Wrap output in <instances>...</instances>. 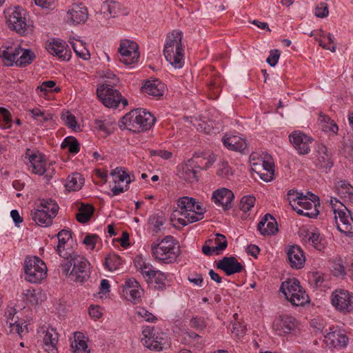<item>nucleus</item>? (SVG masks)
I'll list each match as a JSON object with an SVG mask.
<instances>
[{
    "instance_id": "1",
    "label": "nucleus",
    "mask_w": 353,
    "mask_h": 353,
    "mask_svg": "<svg viewBox=\"0 0 353 353\" xmlns=\"http://www.w3.org/2000/svg\"><path fill=\"white\" fill-rule=\"evenodd\" d=\"M183 32L174 30L168 34L164 44L163 54L165 59L174 68L180 69L183 66V46L182 44Z\"/></svg>"
},
{
    "instance_id": "2",
    "label": "nucleus",
    "mask_w": 353,
    "mask_h": 353,
    "mask_svg": "<svg viewBox=\"0 0 353 353\" xmlns=\"http://www.w3.org/2000/svg\"><path fill=\"white\" fill-rule=\"evenodd\" d=\"M151 251L155 260L165 264L175 262L180 254L179 245L172 236H166L160 242L152 243Z\"/></svg>"
},
{
    "instance_id": "3",
    "label": "nucleus",
    "mask_w": 353,
    "mask_h": 353,
    "mask_svg": "<svg viewBox=\"0 0 353 353\" xmlns=\"http://www.w3.org/2000/svg\"><path fill=\"white\" fill-rule=\"evenodd\" d=\"M90 263L88 260L80 254L61 262L60 267L63 274L68 275L71 280L82 283L90 277Z\"/></svg>"
},
{
    "instance_id": "4",
    "label": "nucleus",
    "mask_w": 353,
    "mask_h": 353,
    "mask_svg": "<svg viewBox=\"0 0 353 353\" xmlns=\"http://www.w3.org/2000/svg\"><path fill=\"white\" fill-rule=\"evenodd\" d=\"M280 291L283 293L286 299L294 306H303L310 301L308 295L296 279H288L283 282L280 287Z\"/></svg>"
},
{
    "instance_id": "5",
    "label": "nucleus",
    "mask_w": 353,
    "mask_h": 353,
    "mask_svg": "<svg viewBox=\"0 0 353 353\" xmlns=\"http://www.w3.org/2000/svg\"><path fill=\"white\" fill-rule=\"evenodd\" d=\"M25 280L32 283H40L47 275L46 263L37 256H27L23 263Z\"/></svg>"
},
{
    "instance_id": "6",
    "label": "nucleus",
    "mask_w": 353,
    "mask_h": 353,
    "mask_svg": "<svg viewBox=\"0 0 353 353\" xmlns=\"http://www.w3.org/2000/svg\"><path fill=\"white\" fill-rule=\"evenodd\" d=\"M97 94L103 104L108 108H117L121 103L123 106L128 105V100L123 98L119 91L113 89L112 85L108 83L97 88Z\"/></svg>"
},
{
    "instance_id": "7",
    "label": "nucleus",
    "mask_w": 353,
    "mask_h": 353,
    "mask_svg": "<svg viewBox=\"0 0 353 353\" xmlns=\"http://www.w3.org/2000/svg\"><path fill=\"white\" fill-rule=\"evenodd\" d=\"M7 23L10 29L20 35L32 34L33 32V26L27 23L26 11L22 8H16L8 17Z\"/></svg>"
},
{
    "instance_id": "8",
    "label": "nucleus",
    "mask_w": 353,
    "mask_h": 353,
    "mask_svg": "<svg viewBox=\"0 0 353 353\" xmlns=\"http://www.w3.org/2000/svg\"><path fill=\"white\" fill-rule=\"evenodd\" d=\"M331 303L336 310L349 313L353 310V294L344 289L335 290L331 294Z\"/></svg>"
},
{
    "instance_id": "9",
    "label": "nucleus",
    "mask_w": 353,
    "mask_h": 353,
    "mask_svg": "<svg viewBox=\"0 0 353 353\" xmlns=\"http://www.w3.org/2000/svg\"><path fill=\"white\" fill-rule=\"evenodd\" d=\"M141 339L143 345L151 350L161 351L167 345V339L165 334H156L154 333V327L147 326L143 327Z\"/></svg>"
},
{
    "instance_id": "10",
    "label": "nucleus",
    "mask_w": 353,
    "mask_h": 353,
    "mask_svg": "<svg viewBox=\"0 0 353 353\" xmlns=\"http://www.w3.org/2000/svg\"><path fill=\"white\" fill-rule=\"evenodd\" d=\"M118 52L121 55L120 61L125 65H131L139 58V46L134 41L122 39Z\"/></svg>"
},
{
    "instance_id": "11",
    "label": "nucleus",
    "mask_w": 353,
    "mask_h": 353,
    "mask_svg": "<svg viewBox=\"0 0 353 353\" xmlns=\"http://www.w3.org/2000/svg\"><path fill=\"white\" fill-rule=\"evenodd\" d=\"M344 209L334 208L333 212L338 230L347 236L353 235V218L350 212L343 206Z\"/></svg>"
},
{
    "instance_id": "12",
    "label": "nucleus",
    "mask_w": 353,
    "mask_h": 353,
    "mask_svg": "<svg viewBox=\"0 0 353 353\" xmlns=\"http://www.w3.org/2000/svg\"><path fill=\"white\" fill-rule=\"evenodd\" d=\"M298 327L296 319L289 315H280L273 323V328L280 336L290 334Z\"/></svg>"
},
{
    "instance_id": "13",
    "label": "nucleus",
    "mask_w": 353,
    "mask_h": 353,
    "mask_svg": "<svg viewBox=\"0 0 353 353\" xmlns=\"http://www.w3.org/2000/svg\"><path fill=\"white\" fill-rule=\"evenodd\" d=\"M289 139L299 154H306L310 152V145L313 141L312 137L300 131H294L289 135Z\"/></svg>"
},
{
    "instance_id": "14",
    "label": "nucleus",
    "mask_w": 353,
    "mask_h": 353,
    "mask_svg": "<svg viewBox=\"0 0 353 353\" xmlns=\"http://www.w3.org/2000/svg\"><path fill=\"white\" fill-rule=\"evenodd\" d=\"M114 185L112 188V196L118 195L128 189L130 183L129 175L121 168L117 167L111 172Z\"/></svg>"
},
{
    "instance_id": "15",
    "label": "nucleus",
    "mask_w": 353,
    "mask_h": 353,
    "mask_svg": "<svg viewBox=\"0 0 353 353\" xmlns=\"http://www.w3.org/2000/svg\"><path fill=\"white\" fill-rule=\"evenodd\" d=\"M324 342L330 347L341 348L347 346L348 338L344 330L330 327V331L325 336Z\"/></svg>"
},
{
    "instance_id": "16",
    "label": "nucleus",
    "mask_w": 353,
    "mask_h": 353,
    "mask_svg": "<svg viewBox=\"0 0 353 353\" xmlns=\"http://www.w3.org/2000/svg\"><path fill=\"white\" fill-rule=\"evenodd\" d=\"M196 168H201L199 162L194 159H188L185 163L179 167V174L181 179L188 183H192L199 180L198 171Z\"/></svg>"
},
{
    "instance_id": "17",
    "label": "nucleus",
    "mask_w": 353,
    "mask_h": 353,
    "mask_svg": "<svg viewBox=\"0 0 353 353\" xmlns=\"http://www.w3.org/2000/svg\"><path fill=\"white\" fill-rule=\"evenodd\" d=\"M234 198L233 192L225 188L216 190L212 195V200L214 203L216 205L222 207L224 210L230 209L232 207Z\"/></svg>"
},
{
    "instance_id": "18",
    "label": "nucleus",
    "mask_w": 353,
    "mask_h": 353,
    "mask_svg": "<svg viewBox=\"0 0 353 353\" xmlns=\"http://www.w3.org/2000/svg\"><path fill=\"white\" fill-rule=\"evenodd\" d=\"M26 157L30 163L32 172L39 175H43L46 172V159L44 154L39 151L31 152L30 149H27Z\"/></svg>"
},
{
    "instance_id": "19",
    "label": "nucleus",
    "mask_w": 353,
    "mask_h": 353,
    "mask_svg": "<svg viewBox=\"0 0 353 353\" xmlns=\"http://www.w3.org/2000/svg\"><path fill=\"white\" fill-rule=\"evenodd\" d=\"M88 18V11L81 4H74L67 12L66 20L70 25H78L85 23Z\"/></svg>"
},
{
    "instance_id": "20",
    "label": "nucleus",
    "mask_w": 353,
    "mask_h": 353,
    "mask_svg": "<svg viewBox=\"0 0 353 353\" xmlns=\"http://www.w3.org/2000/svg\"><path fill=\"white\" fill-rule=\"evenodd\" d=\"M216 268L228 276L239 273L243 270V265L234 256H224L217 263Z\"/></svg>"
},
{
    "instance_id": "21",
    "label": "nucleus",
    "mask_w": 353,
    "mask_h": 353,
    "mask_svg": "<svg viewBox=\"0 0 353 353\" xmlns=\"http://www.w3.org/2000/svg\"><path fill=\"white\" fill-rule=\"evenodd\" d=\"M289 263L292 268L301 269L305 261L304 253L299 245L290 246L287 250Z\"/></svg>"
},
{
    "instance_id": "22",
    "label": "nucleus",
    "mask_w": 353,
    "mask_h": 353,
    "mask_svg": "<svg viewBox=\"0 0 353 353\" xmlns=\"http://www.w3.org/2000/svg\"><path fill=\"white\" fill-rule=\"evenodd\" d=\"M139 109L133 110L125 114L119 123L121 129H126L133 132H139Z\"/></svg>"
},
{
    "instance_id": "23",
    "label": "nucleus",
    "mask_w": 353,
    "mask_h": 353,
    "mask_svg": "<svg viewBox=\"0 0 353 353\" xmlns=\"http://www.w3.org/2000/svg\"><path fill=\"white\" fill-rule=\"evenodd\" d=\"M316 152L317 154L315 161L316 165L327 172L333 165L331 154L323 144L318 145Z\"/></svg>"
},
{
    "instance_id": "24",
    "label": "nucleus",
    "mask_w": 353,
    "mask_h": 353,
    "mask_svg": "<svg viewBox=\"0 0 353 353\" xmlns=\"http://www.w3.org/2000/svg\"><path fill=\"white\" fill-rule=\"evenodd\" d=\"M101 12L108 18H114L119 14L127 15L128 14L125 8L114 1H104L101 6Z\"/></svg>"
},
{
    "instance_id": "25",
    "label": "nucleus",
    "mask_w": 353,
    "mask_h": 353,
    "mask_svg": "<svg viewBox=\"0 0 353 353\" xmlns=\"http://www.w3.org/2000/svg\"><path fill=\"white\" fill-rule=\"evenodd\" d=\"M43 339V348L48 353H59L57 345L59 341V334L56 329L48 328Z\"/></svg>"
},
{
    "instance_id": "26",
    "label": "nucleus",
    "mask_w": 353,
    "mask_h": 353,
    "mask_svg": "<svg viewBox=\"0 0 353 353\" xmlns=\"http://www.w3.org/2000/svg\"><path fill=\"white\" fill-rule=\"evenodd\" d=\"M48 52L62 60L70 59V51L66 48L65 43L61 40H53L46 46Z\"/></svg>"
},
{
    "instance_id": "27",
    "label": "nucleus",
    "mask_w": 353,
    "mask_h": 353,
    "mask_svg": "<svg viewBox=\"0 0 353 353\" xmlns=\"http://www.w3.org/2000/svg\"><path fill=\"white\" fill-rule=\"evenodd\" d=\"M258 230L262 235H274L278 231L275 219L270 214H266L259 221Z\"/></svg>"
},
{
    "instance_id": "28",
    "label": "nucleus",
    "mask_w": 353,
    "mask_h": 353,
    "mask_svg": "<svg viewBox=\"0 0 353 353\" xmlns=\"http://www.w3.org/2000/svg\"><path fill=\"white\" fill-rule=\"evenodd\" d=\"M305 237L307 241L317 250L322 251L326 246V241L323 238L319 231L316 229L308 230L306 232Z\"/></svg>"
},
{
    "instance_id": "29",
    "label": "nucleus",
    "mask_w": 353,
    "mask_h": 353,
    "mask_svg": "<svg viewBox=\"0 0 353 353\" xmlns=\"http://www.w3.org/2000/svg\"><path fill=\"white\" fill-rule=\"evenodd\" d=\"M71 349L74 353H90L85 336L82 332H75L74 339L71 342Z\"/></svg>"
},
{
    "instance_id": "30",
    "label": "nucleus",
    "mask_w": 353,
    "mask_h": 353,
    "mask_svg": "<svg viewBox=\"0 0 353 353\" xmlns=\"http://www.w3.org/2000/svg\"><path fill=\"white\" fill-rule=\"evenodd\" d=\"M195 210L192 211V212H188L187 214L186 219H178L179 223L185 226L189 223H192L199 221L202 220L204 218V213L205 212V210L203 208L202 205L197 203L195 201L194 204Z\"/></svg>"
},
{
    "instance_id": "31",
    "label": "nucleus",
    "mask_w": 353,
    "mask_h": 353,
    "mask_svg": "<svg viewBox=\"0 0 353 353\" xmlns=\"http://www.w3.org/2000/svg\"><path fill=\"white\" fill-rule=\"evenodd\" d=\"M143 92L152 96L161 97L163 94V85L159 80H148L141 87Z\"/></svg>"
},
{
    "instance_id": "32",
    "label": "nucleus",
    "mask_w": 353,
    "mask_h": 353,
    "mask_svg": "<svg viewBox=\"0 0 353 353\" xmlns=\"http://www.w3.org/2000/svg\"><path fill=\"white\" fill-rule=\"evenodd\" d=\"M222 141L225 147L230 150L242 152L246 148L245 141L237 136L225 135Z\"/></svg>"
},
{
    "instance_id": "33",
    "label": "nucleus",
    "mask_w": 353,
    "mask_h": 353,
    "mask_svg": "<svg viewBox=\"0 0 353 353\" xmlns=\"http://www.w3.org/2000/svg\"><path fill=\"white\" fill-rule=\"evenodd\" d=\"M59 208V205L54 200L48 199H42L36 210L43 211L45 214L50 215V217L54 219L57 214Z\"/></svg>"
},
{
    "instance_id": "34",
    "label": "nucleus",
    "mask_w": 353,
    "mask_h": 353,
    "mask_svg": "<svg viewBox=\"0 0 353 353\" xmlns=\"http://www.w3.org/2000/svg\"><path fill=\"white\" fill-rule=\"evenodd\" d=\"M139 132L148 130L154 125L155 118L145 110L139 109Z\"/></svg>"
},
{
    "instance_id": "35",
    "label": "nucleus",
    "mask_w": 353,
    "mask_h": 353,
    "mask_svg": "<svg viewBox=\"0 0 353 353\" xmlns=\"http://www.w3.org/2000/svg\"><path fill=\"white\" fill-rule=\"evenodd\" d=\"M21 52V48L18 46L15 48L7 47L0 49V57L3 58L7 61V65H12L13 63L16 64L18 57Z\"/></svg>"
},
{
    "instance_id": "36",
    "label": "nucleus",
    "mask_w": 353,
    "mask_h": 353,
    "mask_svg": "<svg viewBox=\"0 0 353 353\" xmlns=\"http://www.w3.org/2000/svg\"><path fill=\"white\" fill-rule=\"evenodd\" d=\"M56 236L58 239V245L56 248V251L59 256H65V251L63 248L65 244H68L72 242V232L68 230H61L59 232Z\"/></svg>"
},
{
    "instance_id": "37",
    "label": "nucleus",
    "mask_w": 353,
    "mask_h": 353,
    "mask_svg": "<svg viewBox=\"0 0 353 353\" xmlns=\"http://www.w3.org/2000/svg\"><path fill=\"white\" fill-rule=\"evenodd\" d=\"M28 112L31 117L39 125H43L52 120V114L50 112L41 110L39 108L28 109Z\"/></svg>"
},
{
    "instance_id": "38",
    "label": "nucleus",
    "mask_w": 353,
    "mask_h": 353,
    "mask_svg": "<svg viewBox=\"0 0 353 353\" xmlns=\"http://www.w3.org/2000/svg\"><path fill=\"white\" fill-rule=\"evenodd\" d=\"M195 199L192 197L183 196L177 201L178 207L180 208V214L186 219L187 214L192 212L195 210Z\"/></svg>"
},
{
    "instance_id": "39",
    "label": "nucleus",
    "mask_w": 353,
    "mask_h": 353,
    "mask_svg": "<svg viewBox=\"0 0 353 353\" xmlns=\"http://www.w3.org/2000/svg\"><path fill=\"white\" fill-rule=\"evenodd\" d=\"M30 216L36 224L39 226L48 227L52 223L53 219L43 211L35 209L31 211Z\"/></svg>"
},
{
    "instance_id": "40",
    "label": "nucleus",
    "mask_w": 353,
    "mask_h": 353,
    "mask_svg": "<svg viewBox=\"0 0 353 353\" xmlns=\"http://www.w3.org/2000/svg\"><path fill=\"white\" fill-rule=\"evenodd\" d=\"M95 128L105 135L113 132L115 126V122L110 118L99 119L94 121Z\"/></svg>"
},
{
    "instance_id": "41",
    "label": "nucleus",
    "mask_w": 353,
    "mask_h": 353,
    "mask_svg": "<svg viewBox=\"0 0 353 353\" xmlns=\"http://www.w3.org/2000/svg\"><path fill=\"white\" fill-rule=\"evenodd\" d=\"M319 122L324 132H330L333 134L337 133L339 130L337 125L328 116L320 112Z\"/></svg>"
},
{
    "instance_id": "42",
    "label": "nucleus",
    "mask_w": 353,
    "mask_h": 353,
    "mask_svg": "<svg viewBox=\"0 0 353 353\" xmlns=\"http://www.w3.org/2000/svg\"><path fill=\"white\" fill-rule=\"evenodd\" d=\"M93 213L94 208L91 205L81 203L76 214L77 220L79 223H85L90 220Z\"/></svg>"
},
{
    "instance_id": "43",
    "label": "nucleus",
    "mask_w": 353,
    "mask_h": 353,
    "mask_svg": "<svg viewBox=\"0 0 353 353\" xmlns=\"http://www.w3.org/2000/svg\"><path fill=\"white\" fill-rule=\"evenodd\" d=\"M34 58L35 55L32 50L21 48V52H20V55L17 58L16 65L24 67L30 64Z\"/></svg>"
},
{
    "instance_id": "44",
    "label": "nucleus",
    "mask_w": 353,
    "mask_h": 353,
    "mask_svg": "<svg viewBox=\"0 0 353 353\" xmlns=\"http://www.w3.org/2000/svg\"><path fill=\"white\" fill-rule=\"evenodd\" d=\"M83 179L79 174H73L67 178L65 187L69 190H77L80 189L83 185Z\"/></svg>"
},
{
    "instance_id": "45",
    "label": "nucleus",
    "mask_w": 353,
    "mask_h": 353,
    "mask_svg": "<svg viewBox=\"0 0 353 353\" xmlns=\"http://www.w3.org/2000/svg\"><path fill=\"white\" fill-rule=\"evenodd\" d=\"M215 244L214 248L216 251V255L220 254L228 247V241L223 234L217 233L214 239H209L207 243Z\"/></svg>"
},
{
    "instance_id": "46",
    "label": "nucleus",
    "mask_w": 353,
    "mask_h": 353,
    "mask_svg": "<svg viewBox=\"0 0 353 353\" xmlns=\"http://www.w3.org/2000/svg\"><path fill=\"white\" fill-rule=\"evenodd\" d=\"M307 196H304L303 193H297V196L292 199L294 203L297 201V205L304 209L306 212H310L314 208V202L308 199Z\"/></svg>"
},
{
    "instance_id": "47",
    "label": "nucleus",
    "mask_w": 353,
    "mask_h": 353,
    "mask_svg": "<svg viewBox=\"0 0 353 353\" xmlns=\"http://www.w3.org/2000/svg\"><path fill=\"white\" fill-rule=\"evenodd\" d=\"M104 265L110 271L117 270L121 265V259L117 254L110 255L105 258Z\"/></svg>"
},
{
    "instance_id": "48",
    "label": "nucleus",
    "mask_w": 353,
    "mask_h": 353,
    "mask_svg": "<svg viewBox=\"0 0 353 353\" xmlns=\"http://www.w3.org/2000/svg\"><path fill=\"white\" fill-rule=\"evenodd\" d=\"M70 44L78 57L82 58L84 60H88L90 59V53L88 50L85 48V47L83 46V43L80 41H71Z\"/></svg>"
},
{
    "instance_id": "49",
    "label": "nucleus",
    "mask_w": 353,
    "mask_h": 353,
    "mask_svg": "<svg viewBox=\"0 0 353 353\" xmlns=\"http://www.w3.org/2000/svg\"><path fill=\"white\" fill-rule=\"evenodd\" d=\"M61 148H68L70 153L77 154L79 152V144L77 139L74 137H67L61 143Z\"/></svg>"
},
{
    "instance_id": "50",
    "label": "nucleus",
    "mask_w": 353,
    "mask_h": 353,
    "mask_svg": "<svg viewBox=\"0 0 353 353\" xmlns=\"http://www.w3.org/2000/svg\"><path fill=\"white\" fill-rule=\"evenodd\" d=\"M134 265L137 271L141 274L148 269L152 264L142 255L136 256L134 259Z\"/></svg>"
},
{
    "instance_id": "51",
    "label": "nucleus",
    "mask_w": 353,
    "mask_h": 353,
    "mask_svg": "<svg viewBox=\"0 0 353 353\" xmlns=\"http://www.w3.org/2000/svg\"><path fill=\"white\" fill-rule=\"evenodd\" d=\"M165 222V219L163 216L159 214H154L150 216L148 219L149 224L152 226L153 230L155 232H158L161 230V226Z\"/></svg>"
},
{
    "instance_id": "52",
    "label": "nucleus",
    "mask_w": 353,
    "mask_h": 353,
    "mask_svg": "<svg viewBox=\"0 0 353 353\" xmlns=\"http://www.w3.org/2000/svg\"><path fill=\"white\" fill-rule=\"evenodd\" d=\"M16 314V310H11L10 312V315H12V317L11 320H8L6 321V323L10 325V327L12 328L11 332L15 331L17 334L21 335L22 332H23V328L22 327V325H21L19 321L18 316L15 317Z\"/></svg>"
},
{
    "instance_id": "53",
    "label": "nucleus",
    "mask_w": 353,
    "mask_h": 353,
    "mask_svg": "<svg viewBox=\"0 0 353 353\" xmlns=\"http://www.w3.org/2000/svg\"><path fill=\"white\" fill-rule=\"evenodd\" d=\"M256 199L251 195L243 196L240 201L239 208L241 210L247 212L254 207Z\"/></svg>"
},
{
    "instance_id": "54",
    "label": "nucleus",
    "mask_w": 353,
    "mask_h": 353,
    "mask_svg": "<svg viewBox=\"0 0 353 353\" xmlns=\"http://www.w3.org/2000/svg\"><path fill=\"white\" fill-rule=\"evenodd\" d=\"M216 174L218 176L225 179H230L232 176V170L227 161H222L218 163Z\"/></svg>"
},
{
    "instance_id": "55",
    "label": "nucleus",
    "mask_w": 353,
    "mask_h": 353,
    "mask_svg": "<svg viewBox=\"0 0 353 353\" xmlns=\"http://www.w3.org/2000/svg\"><path fill=\"white\" fill-rule=\"evenodd\" d=\"M256 165L257 164H254V165L255 166V168L252 169L256 172V173L259 175L261 179L263 180L264 181L269 182L274 179V171L257 168Z\"/></svg>"
},
{
    "instance_id": "56",
    "label": "nucleus",
    "mask_w": 353,
    "mask_h": 353,
    "mask_svg": "<svg viewBox=\"0 0 353 353\" xmlns=\"http://www.w3.org/2000/svg\"><path fill=\"white\" fill-rule=\"evenodd\" d=\"M56 82L54 81H43L40 85H39L37 88V90H39L41 92H43L46 94L48 90H52L53 88V91L54 92H59L61 89L59 87H55Z\"/></svg>"
},
{
    "instance_id": "57",
    "label": "nucleus",
    "mask_w": 353,
    "mask_h": 353,
    "mask_svg": "<svg viewBox=\"0 0 353 353\" xmlns=\"http://www.w3.org/2000/svg\"><path fill=\"white\" fill-rule=\"evenodd\" d=\"M165 274L163 272L157 270L153 279V282L156 284L155 288L159 289L163 288L165 286Z\"/></svg>"
},
{
    "instance_id": "58",
    "label": "nucleus",
    "mask_w": 353,
    "mask_h": 353,
    "mask_svg": "<svg viewBox=\"0 0 353 353\" xmlns=\"http://www.w3.org/2000/svg\"><path fill=\"white\" fill-rule=\"evenodd\" d=\"M136 314L142 318L143 320L147 321V322H155L157 320V318L150 312H149L148 310H146L143 307L139 308L136 311Z\"/></svg>"
},
{
    "instance_id": "59",
    "label": "nucleus",
    "mask_w": 353,
    "mask_h": 353,
    "mask_svg": "<svg viewBox=\"0 0 353 353\" xmlns=\"http://www.w3.org/2000/svg\"><path fill=\"white\" fill-rule=\"evenodd\" d=\"M0 114L3 119V123L0 125L2 128H9L11 126V115L10 113L5 108H0Z\"/></svg>"
},
{
    "instance_id": "60",
    "label": "nucleus",
    "mask_w": 353,
    "mask_h": 353,
    "mask_svg": "<svg viewBox=\"0 0 353 353\" xmlns=\"http://www.w3.org/2000/svg\"><path fill=\"white\" fill-rule=\"evenodd\" d=\"M339 191L341 194H343L345 197H347L350 201L353 203V188L350 184L343 183Z\"/></svg>"
},
{
    "instance_id": "61",
    "label": "nucleus",
    "mask_w": 353,
    "mask_h": 353,
    "mask_svg": "<svg viewBox=\"0 0 353 353\" xmlns=\"http://www.w3.org/2000/svg\"><path fill=\"white\" fill-rule=\"evenodd\" d=\"M328 6L326 3H321L316 6L315 15L319 18H324L328 15Z\"/></svg>"
},
{
    "instance_id": "62",
    "label": "nucleus",
    "mask_w": 353,
    "mask_h": 353,
    "mask_svg": "<svg viewBox=\"0 0 353 353\" xmlns=\"http://www.w3.org/2000/svg\"><path fill=\"white\" fill-rule=\"evenodd\" d=\"M61 119L67 126L73 130L76 128L77 121L74 116L70 114L69 112H66L65 114H62Z\"/></svg>"
},
{
    "instance_id": "63",
    "label": "nucleus",
    "mask_w": 353,
    "mask_h": 353,
    "mask_svg": "<svg viewBox=\"0 0 353 353\" xmlns=\"http://www.w3.org/2000/svg\"><path fill=\"white\" fill-rule=\"evenodd\" d=\"M280 57V52L279 50H272L270 52V55L267 58V63L272 67H274L278 63Z\"/></svg>"
},
{
    "instance_id": "64",
    "label": "nucleus",
    "mask_w": 353,
    "mask_h": 353,
    "mask_svg": "<svg viewBox=\"0 0 353 353\" xmlns=\"http://www.w3.org/2000/svg\"><path fill=\"white\" fill-rule=\"evenodd\" d=\"M23 294L27 301L32 304L38 303V298L34 289H28L23 291Z\"/></svg>"
}]
</instances>
